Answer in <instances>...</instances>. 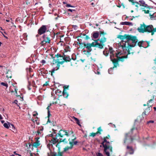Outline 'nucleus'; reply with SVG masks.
<instances>
[{
	"label": "nucleus",
	"mask_w": 156,
	"mask_h": 156,
	"mask_svg": "<svg viewBox=\"0 0 156 156\" xmlns=\"http://www.w3.org/2000/svg\"><path fill=\"white\" fill-rule=\"evenodd\" d=\"M154 121H152V120H151V121H148L147 122V123H154Z\"/></svg>",
	"instance_id": "64"
},
{
	"label": "nucleus",
	"mask_w": 156,
	"mask_h": 156,
	"mask_svg": "<svg viewBox=\"0 0 156 156\" xmlns=\"http://www.w3.org/2000/svg\"><path fill=\"white\" fill-rule=\"evenodd\" d=\"M41 62L42 63V65H43L45 63V61L44 60H43L41 61Z\"/></svg>",
	"instance_id": "62"
},
{
	"label": "nucleus",
	"mask_w": 156,
	"mask_h": 156,
	"mask_svg": "<svg viewBox=\"0 0 156 156\" xmlns=\"http://www.w3.org/2000/svg\"><path fill=\"white\" fill-rule=\"evenodd\" d=\"M96 134H97L96 133H90L89 136L94 137L95 136Z\"/></svg>",
	"instance_id": "42"
},
{
	"label": "nucleus",
	"mask_w": 156,
	"mask_h": 156,
	"mask_svg": "<svg viewBox=\"0 0 156 156\" xmlns=\"http://www.w3.org/2000/svg\"><path fill=\"white\" fill-rule=\"evenodd\" d=\"M8 125L9 126V127L11 128L12 129H15L14 126L13 124H11L10 122H8Z\"/></svg>",
	"instance_id": "40"
},
{
	"label": "nucleus",
	"mask_w": 156,
	"mask_h": 156,
	"mask_svg": "<svg viewBox=\"0 0 156 156\" xmlns=\"http://www.w3.org/2000/svg\"><path fill=\"white\" fill-rule=\"evenodd\" d=\"M112 142V141H111L109 142L107 141V140L103 139V141L101 143V144L104 148V152L107 156H110V153L108 151V150L111 153L112 152V147L111 145Z\"/></svg>",
	"instance_id": "3"
},
{
	"label": "nucleus",
	"mask_w": 156,
	"mask_h": 156,
	"mask_svg": "<svg viewBox=\"0 0 156 156\" xmlns=\"http://www.w3.org/2000/svg\"><path fill=\"white\" fill-rule=\"evenodd\" d=\"M26 70L27 72V76H29L31 77L33 76L34 74L32 71V69L31 68H27Z\"/></svg>",
	"instance_id": "17"
},
{
	"label": "nucleus",
	"mask_w": 156,
	"mask_h": 156,
	"mask_svg": "<svg viewBox=\"0 0 156 156\" xmlns=\"http://www.w3.org/2000/svg\"><path fill=\"white\" fill-rule=\"evenodd\" d=\"M68 11H70V12H72L73 11V12H75V10H73V9H68Z\"/></svg>",
	"instance_id": "59"
},
{
	"label": "nucleus",
	"mask_w": 156,
	"mask_h": 156,
	"mask_svg": "<svg viewBox=\"0 0 156 156\" xmlns=\"http://www.w3.org/2000/svg\"><path fill=\"white\" fill-rule=\"evenodd\" d=\"M1 84L3 85V86L6 87V88L8 87V84L7 83H5L4 82H2L1 83Z\"/></svg>",
	"instance_id": "44"
},
{
	"label": "nucleus",
	"mask_w": 156,
	"mask_h": 156,
	"mask_svg": "<svg viewBox=\"0 0 156 156\" xmlns=\"http://www.w3.org/2000/svg\"><path fill=\"white\" fill-rule=\"evenodd\" d=\"M139 2L140 3H139V5L140 6H142L143 5L145 4V2L143 0H140L139 1Z\"/></svg>",
	"instance_id": "38"
},
{
	"label": "nucleus",
	"mask_w": 156,
	"mask_h": 156,
	"mask_svg": "<svg viewBox=\"0 0 156 156\" xmlns=\"http://www.w3.org/2000/svg\"><path fill=\"white\" fill-rule=\"evenodd\" d=\"M149 15L151 16V20H156V12L153 13L152 15H151V14H150Z\"/></svg>",
	"instance_id": "27"
},
{
	"label": "nucleus",
	"mask_w": 156,
	"mask_h": 156,
	"mask_svg": "<svg viewBox=\"0 0 156 156\" xmlns=\"http://www.w3.org/2000/svg\"><path fill=\"white\" fill-rule=\"evenodd\" d=\"M99 32L100 36H101L102 35H103V37H105L104 35L106 34V33H105L104 31H100Z\"/></svg>",
	"instance_id": "37"
},
{
	"label": "nucleus",
	"mask_w": 156,
	"mask_h": 156,
	"mask_svg": "<svg viewBox=\"0 0 156 156\" xmlns=\"http://www.w3.org/2000/svg\"><path fill=\"white\" fill-rule=\"evenodd\" d=\"M69 144L70 145V147L67 146L65 148H64V150L62 152H62V154H63L64 152H65L68 150L69 149H72L74 145L76 144V142H74L73 143H73L72 142H69Z\"/></svg>",
	"instance_id": "11"
},
{
	"label": "nucleus",
	"mask_w": 156,
	"mask_h": 156,
	"mask_svg": "<svg viewBox=\"0 0 156 156\" xmlns=\"http://www.w3.org/2000/svg\"><path fill=\"white\" fill-rule=\"evenodd\" d=\"M62 142H64L65 143H67L68 142L66 140V138H64L63 140L60 139L59 141H58L57 142L58 143L56 145V147L58 148V154L57 153H54L52 154V156H63L62 155V152H60L61 148L60 144Z\"/></svg>",
	"instance_id": "4"
},
{
	"label": "nucleus",
	"mask_w": 156,
	"mask_h": 156,
	"mask_svg": "<svg viewBox=\"0 0 156 156\" xmlns=\"http://www.w3.org/2000/svg\"><path fill=\"white\" fill-rule=\"evenodd\" d=\"M50 56H51V58L53 59V60L54 59H55V58H56V57H55V56L54 57L53 56V54H50Z\"/></svg>",
	"instance_id": "55"
},
{
	"label": "nucleus",
	"mask_w": 156,
	"mask_h": 156,
	"mask_svg": "<svg viewBox=\"0 0 156 156\" xmlns=\"http://www.w3.org/2000/svg\"><path fill=\"white\" fill-rule=\"evenodd\" d=\"M44 41H45V39H44L43 41H41V44L42 45H43L44 44H45L46 43Z\"/></svg>",
	"instance_id": "50"
},
{
	"label": "nucleus",
	"mask_w": 156,
	"mask_h": 156,
	"mask_svg": "<svg viewBox=\"0 0 156 156\" xmlns=\"http://www.w3.org/2000/svg\"><path fill=\"white\" fill-rule=\"evenodd\" d=\"M49 107L48 106L47 108V109L48 110V118H49V117L50 116V115H51V114H50V112L49 111Z\"/></svg>",
	"instance_id": "41"
},
{
	"label": "nucleus",
	"mask_w": 156,
	"mask_h": 156,
	"mask_svg": "<svg viewBox=\"0 0 156 156\" xmlns=\"http://www.w3.org/2000/svg\"><path fill=\"white\" fill-rule=\"evenodd\" d=\"M129 1L132 3V5H135L136 7L138 8L139 3L137 2H134L133 0H129Z\"/></svg>",
	"instance_id": "23"
},
{
	"label": "nucleus",
	"mask_w": 156,
	"mask_h": 156,
	"mask_svg": "<svg viewBox=\"0 0 156 156\" xmlns=\"http://www.w3.org/2000/svg\"><path fill=\"white\" fill-rule=\"evenodd\" d=\"M137 30L141 33L146 32L151 33V35H153L154 33L156 32V28H154L153 26L151 25L147 26L143 23L142 24H140V27L137 28Z\"/></svg>",
	"instance_id": "2"
},
{
	"label": "nucleus",
	"mask_w": 156,
	"mask_h": 156,
	"mask_svg": "<svg viewBox=\"0 0 156 156\" xmlns=\"http://www.w3.org/2000/svg\"><path fill=\"white\" fill-rule=\"evenodd\" d=\"M112 56H110V58L111 61H112V62L114 66L112 68H111L110 69H114V68H116L117 67V66H119V61L117 58L116 59H113L112 58Z\"/></svg>",
	"instance_id": "9"
},
{
	"label": "nucleus",
	"mask_w": 156,
	"mask_h": 156,
	"mask_svg": "<svg viewBox=\"0 0 156 156\" xmlns=\"http://www.w3.org/2000/svg\"><path fill=\"white\" fill-rule=\"evenodd\" d=\"M97 156H103V155L100 152H98L97 154Z\"/></svg>",
	"instance_id": "53"
},
{
	"label": "nucleus",
	"mask_w": 156,
	"mask_h": 156,
	"mask_svg": "<svg viewBox=\"0 0 156 156\" xmlns=\"http://www.w3.org/2000/svg\"><path fill=\"white\" fill-rule=\"evenodd\" d=\"M68 131V130H67L61 129L57 134L58 137H62L64 135H66L67 136H69V135Z\"/></svg>",
	"instance_id": "7"
},
{
	"label": "nucleus",
	"mask_w": 156,
	"mask_h": 156,
	"mask_svg": "<svg viewBox=\"0 0 156 156\" xmlns=\"http://www.w3.org/2000/svg\"><path fill=\"white\" fill-rule=\"evenodd\" d=\"M76 55H75L74 54V55H72V56L71 58V60L73 59V60H75L76 59Z\"/></svg>",
	"instance_id": "43"
},
{
	"label": "nucleus",
	"mask_w": 156,
	"mask_h": 156,
	"mask_svg": "<svg viewBox=\"0 0 156 156\" xmlns=\"http://www.w3.org/2000/svg\"><path fill=\"white\" fill-rule=\"evenodd\" d=\"M142 6H144V7L147 8H150L149 7V6H148L147 4H145H145L143 5Z\"/></svg>",
	"instance_id": "52"
},
{
	"label": "nucleus",
	"mask_w": 156,
	"mask_h": 156,
	"mask_svg": "<svg viewBox=\"0 0 156 156\" xmlns=\"http://www.w3.org/2000/svg\"><path fill=\"white\" fill-rule=\"evenodd\" d=\"M126 148L128 150L129 153L130 154H133L134 151L132 147L127 146L126 147Z\"/></svg>",
	"instance_id": "20"
},
{
	"label": "nucleus",
	"mask_w": 156,
	"mask_h": 156,
	"mask_svg": "<svg viewBox=\"0 0 156 156\" xmlns=\"http://www.w3.org/2000/svg\"><path fill=\"white\" fill-rule=\"evenodd\" d=\"M90 44V46H91V47H96V48H98V46L96 45V44H95L94 42H93L91 43H89Z\"/></svg>",
	"instance_id": "36"
},
{
	"label": "nucleus",
	"mask_w": 156,
	"mask_h": 156,
	"mask_svg": "<svg viewBox=\"0 0 156 156\" xmlns=\"http://www.w3.org/2000/svg\"><path fill=\"white\" fill-rule=\"evenodd\" d=\"M48 84V81H46L43 84V87H44L45 86H47Z\"/></svg>",
	"instance_id": "51"
},
{
	"label": "nucleus",
	"mask_w": 156,
	"mask_h": 156,
	"mask_svg": "<svg viewBox=\"0 0 156 156\" xmlns=\"http://www.w3.org/2000/svg\"><path fill=\"white\" fill-rule=\"evenodd\" d=\"M97 129H98V131L96 132L97 133V134H101V131H103L102 129H101V127H99Z\"/></svg>",
	"instance_id": "33"
},
{
	"label": "nucleus",
	"mask_w": 156,
	"mask_h": 156,
	"mask_svg": "<svg viewBox=\"0 0 156 156\" xmlns=\"http://www.w3.org/2000/svg\"><path fill=\"white\" fill-rule=\"evenodd\" d=\"M62 94L63 95L64 98H67L69 94H68L67 93L66 91L63 90Z\"/></svg>",
	"instance_id": "31"
},
{
	"label": "nucleus",
	"mask_w": 156,
	"mask_h": 156,
	"mask_svg": "<svg viewBox=\"0 0 156 156\" xmlns=\"http://www.w3.org/2000/svg\"><path fill=\"white\" fill-rule=\"evenodd\" d=\"M55 57H56V59H54L52 61V64H56L57 62H61L63 60V54L62 55H61L60 54H57L55 55Z\"/></svg>",
	"instance_id": "6"
},
{
	"label": "nucleus",
	"mask_w": 156,
	"mask_h": 156,
	"mask_svg": "<svg viewBox=\"0 0 156 156\" xmlns=\"http://www.w3.org/2000/svg\"><path fill=\"white\" fill-rule=\"evenodd\" d=\"M150 107V106H148V108L145 109V110L143 112L142 114L147 115V114H146V113L149 112L151 111Z\"/></svg>",
	"instance_id": "26"
},
{
	"label": "nucleus",
	"mask_w": 156,
	"mask_h": 156,
	"mask_svg": "<svg viewBox=\"0 0 156 156\" xmlns=\"http://www.w3.org/2000/svg\"><path fill=\"white\" fill-rule=\"evenodd\" d=\"M13 87H14V90H15V92L16 95L17 96H19L20 95H18V94H17V90H18L17 87L16 86H14L13 85Z\"/></svg>",
	"instance_id": "34"
},
{
	"label": "nucleus",
	"mask_w": 156,
	"mask_h": 156,
	"mask_svg": "<svg viewBox=\"0 0 156 156\" xmlns=\"http://www.w3.org/2000/svg\"><path fill=\"white\" fill-rule=\"evenodd\" d=\"M99 33L98 32H94L92 34V37L94 39H96L98 37Z\"/></svg>",
	"instance_id": "21"
},
{
	"label": "nucleus",
	"mask_w": 156,
	"mask_h": 156,
	"mask_svg": "<svg viewBox=\"0 0 156 156\" xmlns=\"http://www.w3.org/2000/svg\"><path fill=\"white\" fill-rule=\"evenodd\" d=\"M129 35L126 34H124L123 35H119L118 36L117 38L120 39L122 41H123V40L124 39L126 40V41H127Z\"/></svg>",
	"instance_id": "13"
},
{
	"label": "nucleus",
	"mask_w": 156,
	"mask_h": 156,
	"mask_svg": "<svg viewBox=\"0 0 156 156\" xmlns=\"http://www.w3.org/2000/svg\"><path fill=\"white\" fill-rule=\"evenodd\" d=\"M110 138V136L108 134L107 136L105 137H104V139H105L106 140H107V139H108Z\"/></svg>",
	"instance_id": "47"
},
{
	"label": "nucleus",
	"mask_w": 156,
	"mask_h": 156,
	"mask_svg": "<svg viewBox=\"0 0 156 156\" xmlns=\"http://www.w3.org/2000/svg\"><path fill=\"white\" fill-rule=\"evenodd\" d=\"M28 83L29 85L27 86V88L29 90H30L31 89V88L30 87L31 82H30L29 81H28Z\"/></svg>",
	"instance_id": "48"
},
{
	"label": "nucleus",
	"mask_w": 156,
	"mask_h": 156,
	"mask_svg": "<svg viewBox=\"0 0 156 156\" xmlns=\"http://www.w3.org/2000/svg\"><path fill=\"white\" fill-rule=\"evenodd\" d=\"M57 64V66L56 67V69L55 68H54L51 71V75L52 76L53 74L54 73L55 71V70H57L58 69H59V67L60 66V64L62 65L63 64V62H58L56 63Z\"/></svg>",
	"instance_id": "12"
},
{
	"label": "nucleus",
	"mask_w": 156,
	"mask_h": 156,
	"mask_svg": "<svg viewBox=\"0 0 156 156\" xmlns=\"http://www.w3.org/2000/svg\"><path fill=\"white\" fill-rule=\"evenodd\" d=\"M78 18V16L76 15V16H73V20H76V18Z\"/></svg>",
	"instance_id": "57"
},
{
	"label": "nucleus",
	"mask_w": 156,
	"mask_h": 156,
	"mask_svg": "<svg viewBox=\"0 0 156 156\" xmlns=\"http://www.w3.org/2000/svg\"><path fill=\"white\" fill-rule=\"evenodd\" d=\"M137 42L138 40L136 36L129 35L127 41H125L123 44L124 47H126V43L127 44L128 55L130 54V50L132 48L134 47Z\"/></svg>",
	"instance_id": "1"
},
{
	"label": "nucleus",
	"mask_w": 156,
	"mask_h": 156,
	"mask_svg": "<svg viewBox=\"0 0 156 156\" xmlns=\"http://www.w3.org/2000/svg\"><path fill=\"white\" fill-rule=\"evenodd\" d=\"M33 86L34 87H37L38 85H39V82L37 78H36L33 81Z\"/></svg>",
	"instance_id": "18"
},
{
	"label": "nucleus",
	"mask_w": 156,
	"mask_h": 156,
	"mask_svg": "<svg viewBox=\"0 0 156 156\" xmlns=\"http://www.w3.org/2000/svg\"><path fill=\"white\" fill-rule=\"evenodd\" d=\"M50 41V37H46V39H45V42L49 43Z\"/></svg>",
	"instance_id": "45"
},
{
	"label": "nucleus",
	"mask_w": 156,
	"mask_h": 156,
	"mask_svg": "<svg viewBox=\"0 0 156 156\" xmlns=\"http://www.w3.org/2000/svg\"><path fill=\"white\" fill-rule=\"evenodd\" d=\"M143 11H144V13H149V11L148 10H144Z\"/></svg>",
	"instance_id": "54"
},
{
	"label": "nucleus",
	"mask_w": 156,
	"mask_h": 156,
	"mask_svg": "<svg viewBox=\"0 0 156 156\" xmlns=\"http://www.w3.org/2000/svg\"><path fill=\"white\" fill-rule=\"evenodd\" d=\"M109 51L110 53V55L112 56V57H114V54H113V52L114 51L113 50L112 48L111 47H110L109 48Z\"/></svg>",
	"instance_id": "28"
},
{
	"label": "nucleus",
	"mask_w": 156,
	"mask_h": 156,
	"mask_svg": "<svg viewBox=\"0 0 156 156\" xmlns=\"http://www.w3.org/2000/svg\"><path fill=\"white\" fill-rule=\"evenodd\" d=\"M143 41H141L139 42L138 43V45L140 47H142V44H143V43L144 42Z\"/></svg>",
	"instance_id": "39"
},
{
	"label": "nucleus",
	"mask_w": 156,
	"mask_h": 156,
	"mask_svg": "<svg viewBox=\"0 0 156 156\" xmlns=\"http://www.w3.org/2000/svg\"><path fill=\"white\" fill-rule=\"evenodd\" d=\"M74 118L75 121L76 122V123L79 126H81L80 124V122L79 120L76 118L74 117Z\"/></svg>",
	"instance_id": "35"
},
{
	"label": "nucleus",
	"mask_w": 156,
	"mask_h": 156,
	"mask_svg": "<svg viewBox=\"0 0 156 156\" xmlns=\"http://www.w3.org/2000/svg\"><path fill=\"white\" fill-rule=\"evenodd\" d=\"M121 24L126 25H132V23L128 22H122Z\"/></svg>",
	"instance_id": "30"
},
{
	"label": "nucleus",
	"mask_w": 156,
	"mask_h": 156,
	"mask_svg": "<svg viewBox=\"0 0 156 156\" xmlns=\"http://www.w3.org/2000/svg\"><path fill=\"white\" fill-rule=\"evenodd\" d=\"M69 86H64L63 87V90L66 91V89L68 88Z\"/></svg>",
	"instance_id": "58"
},
{
	"label": "nucleus",
	"mask_w": 156,
	"mask_h": 156,
	"mask_svg": "<svg viewBox=\"0 0 156 156\" xmlns=\"http://www.w3.org/2000/svg\"><path fill=\"white\" fill-rule=\"evenodd\" d=\"M128 55L127 54L126 55H124L121 57H119L118 58L119 61H121L122 62H123L124 61V59L125 58H127Z\"/></svg>",
	"instance_id": "24"
},
{
	"label": "nucleus",
	"mask_w": 156,
	"mask_h": 156,
	"mask_svg": "<svg viewBox=\"0 0 156 156\" xmlns=\"http://www.w3.org/2000/svg\"><path fill=\"white\" fill-rule=\"evenodd\" d=\"M39 139V137H37V140L36 142L33 143L32 146L34 147L35 148H37V146H39V141L38 140Z\"/></svg>",
	"instance_id": "22"
},
{
	"label": "nucleus",
	"mask_w": 156,
	"mask_h": 156,
	"mask_svg": "<svg viewBox=\"0 0 156 156\" xmlns=\"http://www.w3.org/2000/svg\"><path fill=\"white\" fill-rule=\"evenodd\" d=\"M153 101V98H151L150 100H148V101L147 102V105L148 106L151 107V105H150V103H152Z\"/></svg>",
	"instance_id": "32"
},
{
	"label": "nucleus",
	"mask_w": 156,
	"mask_h": 156,
	"mask_svg": "<svg viewBox=\"0 0 156 156\" xmlns=\"http://www.w3.org/2000/svg\"><path fill=\"white\" fill-rule=\"evenodd\" d=\"M63 60L62 61L63 62V63L65 62H69L71 60V58L69 55H65L64 53H63Z\"/></svg>",
	"instance_id": "16"
},
{
	"label": "nucleus",
	"mask_w": 156,
	"mask_h": 156,
	"mask_svg": "<svg viewBox=\"0 0 156 156\" xmlns=\"http://www.w3.org/2000/svg\"><path fill=\"white\" fill-rule=\"evenodd\" d=\"M130 140L131 142H132L133 140V139L131 136V135H130L129 133H127L125 134L124 143H125L127 140Z\"/></svg>",
	"instance_id": "15"
},
{
	"label": "nucleus",
	"mask_w": 156,
	"mask_h": 156,
	"mask_svg": "<svg viewBox=\"0 0 156 156\" xmlns=\"http://www.w3.org/2000/svg\"><path fill=\"white\" fill-rule=\"evenodd\" d=\"M82 35V34H80V37H82V36H81ZM83 35L84 36H85V37H83L84 39H85V40H88V39H89L90 38L87 35H86L85 34H83Z\"/></svg>",
	"instance_id": "29"
},
{
	"label": "nucleus",
	"mask_w": 156,
	"mask_h": 156,
	"mask_svg": "<svg viewBox=\"0 0 156 156\" xmlns=\"http://www.w3.org/2000/svg\"><path fill=\"white\" fill-rule=\"evenodd\" d=\"M66 7H73V6H71V5H70V4H67L66 5Z\"/></svg>",
	"instance_id": "60"
},
{
	"label": "nucleus",
	"mask_w": 156,
	"mask_h": 156,
	"mask_svg": "<svg viewBox=\"0 0 156 156\" xmlns=\"http://www.w3.org/2000/svg\"><path fill=\"white\" fill-rule=\"evenodd\" d=\"M47 26L42 25L40 28V35L44 34L47 30Z\"/></svg>",
	"instance_id": "14"
},
{
	"label": "nucleus",
	"mask_w": 156,
	"mask_h": 156,
	"mask_svg": "<svg viewBox=\"0 0 156 156\" xmlns=\"http://www.w3.org/2000/svg\"><path fill=\"white\" fill-rule=\"evenodd\" d=\"M135 129H136V128H135L134 126L131 129V132L132 133L133 130ZM136 129H137V128H136Z\"/></svg>",
	"instance_id": "56"
},
{
	"label": "nucleus",
	"mask_w": 156,
	"mask_h": 156,
	"mask_svg": "<svg viewBox=\"0 0 156 156\" xmlns=\"http://www.w3.org/2000/svg\"><path fill=\"white\" fill-rule=\"evenodd\" d=\"M76 139V137L73 135L71 138H69V142H72L73 144L74 142H76V144L78 143V142L77 141H74Z\"/></svg>",
	"instance_id": "19"
},
{
	"label": "nucleus",
	"mask_w": 156,
	"mask_h": 156,
	"mask_svg": "<svg viewBox=\"0 0 156 156\" xmlns=\"http://www.w3.org/2000/svg\"><path fill=\"white\" fill-rule=\"evenodd\" d=\"M150 96H151V98H153V100H154V98L155 95H154L153 94H151Z\"/></svg>",
	"instance_id": "61"
},
{
	"label": "nucleus",
	"mask_w": 156,
	"mask_h": 156,
	"mask_svg": "<svg viewBox=\"0 0 156 156\" xmlns=\"http://www.w3.org/2000/svg\"><path fill=\"white\" fill-rule=\"evenodd\" d=\"M51 121L50 120V119H49V117L48 118V120L47 122V124L48 123H51Z\"/></svg>",
	"instance_id": "63"
},
{
	"label": "nucleus",
	"mask_w": 156,
	"mask_h": 156,
	"mask_svg": "<svg viewBox=\"0 0 156 156\" xmlns=\"http://www.w3.org/2000/svg\"><path fill=\"white\" fill-rule=\"evenodd\" d=\"M53 133H51V134H49L48 135V136L49 137H52V139L51 140V142L53 144H55L60 139V138H58V136H57V134L55 135V136H53Z\"/></svg>",
	"instance_id": "8"
},
{
	"label": "nucleus",
	"mask_w": 156,
	"mask_h": 156,
	"mask_svg": "<svg viewBox=\"0 0 156 156\" xmlns=\"http://www.w3.org/2000/svg\"><path fill=\"white\" fill-rule=\"evenodd\" d=\"M106 38L105 37H101L100 40V43H99L97 40H94V42L98 46V48L100 49H102L105 46L104 43L106 41Z\"/></svg>",
	"instance_id": "5"
},
{
	"label": "nucleus",
	"mask_w": 156,
	"mask_h": 156,
	"mask_svg": "<svg viewBox=\"0 0 156 156\" xmlns=\"http://www.w3.org/2000/svg\"><path fill=\"white\" fill-rule=\"evenodd\" d=\"M85 42H84L83 43H80L79 42L78 43L80 47L81 48L83 49H84L85 48Z\"/></svg>",
	"instance_id": "25"
},
{
	"label": "nucleus",
	"mask_w": 156,
	"mask_h": 156,
	"mask_svg": "<svg viewBox=\"0 0 156 156\" xmlns=\"http://www.w3.org/2000/svg\"><path fill=\"white\" fill-rule=\"evenodd\" d=\"M4 126L7 129H8L9 128V126L8 125V124H7L6 123H4L3 124Z\"/></svg>",
	"instance_id": "46"
},
{
	"label": "nucleus",
	"mask_w": 156,
	"mask_h": 156,
	"mask_svg": "<svg viewBox=\"0 0 156 156\" xmlns=\"http://www.w3.org/2000/svg\"><path fill=\"white\" fill-rule=\"evenodd\" d=\"M0 32L2 34V35L4 37H5V38H6V39H7L8 38V37H7L5 36V35H4V34H7L6 33V32L4 31V32H2L1 31H0Z\"/></svg>",
	"instance_id": "49"
},
{
	"label": "nucleus",
	"mask_w": 156,
	"mask_h": 156,
	"mask_svg": "<svg viewBox=\"0 0 156 156\" xmlns=\"http://www.w3.org/2000/svg\"><path fill=\"white\" fill-rule=\"evenodd\" d=\"M89 43H86L85 44V48H86L87 50L86 51L84 50L83 51V52H86L87 53H85L86 55L88 54L92 50L91 48Z\"/></svg>",
	"instance_id": "10"
}]
</instances>
